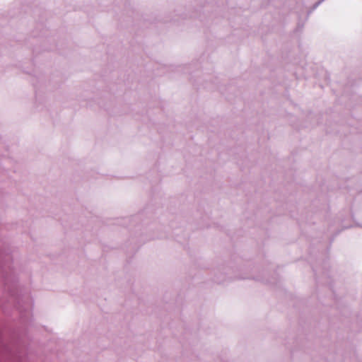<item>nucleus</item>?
Returning <instances> with one entry per match:
<instances>
[{
    "mask_svg": "<svg viewBox=\"0 0 362 362\" xmlns=\"http://www.w3.org/2000/svg\"><path fill=\"white\" fill-rule=\"evenodd\" d=\"M216 282H218V283H221V282H223V280H218V279H217V280H216Z\"/></svg>",
    "mask_w": 362,
    "mask_h": 362,
    "instance_id": "obj_1",
    "label": "nucleus"
},
{
    "mask_svg": "<svg viewBox=\"0 0 362 362\" xmlns=\"http://www.w3.org/2000/svg\"><path fill=\"white\" fill-rule=\"evenodd\" d=\"M298 26H300V23H298ZM300 26H301V27H303V23H302V24L300 25Z\"/></svg>",
    "mask_w": 362,
    "mask_h": 362,
    "instance_id": "obj_2",
    "label": "nucleus"
}]
</instances>
